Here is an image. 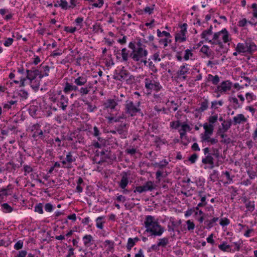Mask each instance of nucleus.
I'll list each match as a JSON object with an SVG mask.
<instances>
[{"label":"nucleus","instance_id":"4c0bfd02","mask_svg":"<svg viewBox=\"0 0 257 257\" xmlns=\"http://www.w3.org/2000/svg\"><path fill=\"white\" fill-rule=\"evenodd\" d=\"M158 245L163 247H165L169 243V238L168 237H163L159 239L158 242Z\"/></svg>","mask_w":257,"mask_h":257},{"label":"nucleus","instance_id":"ea45409f","mask_svg":"<svg viewBox=\"0 0 257 257\" xmlns=\"http://www.w3.org/2000/svg\"><path fill=\"white\" fill-rule=\"evenodd\" d=\"M230 247V245L226 244L225 242L218 245V248L223 251H229Z\"/></svg>","mask_w":257,"mask_h":257},{"label":"nucleus","instance_id":"5fc2aeb1","mask_svg":"<svg viewBox=\"0 0 257 257\" xmlns=\"http://www.w3.org/2000/svg\"><path fill=\"white\" fill-rule=\"evenodd\" d=\"M181 125L179 120L173 121L170 122V126L172 128L178 129L179 126Z\"/></svg>","mask_w":257,"mask_h":257},{"label":"nucleus","instance_id":"423d86ee","mask_svg":"<svg viewBox=\"0 0 257 257\" xmlns=\"http://www.w3.org/2000/svg\"><path fill=\"white\" fill-rule=\"evenodd\" d=\"M140 102L135 104L132 101L127 100L125 104V111L127 114L131 116L136 115L137 113L141 112V109L139 107Z\"/></svg>","mask_w":257,"mask_h":257},{"label":"nucleus","instance_id":"774afa93","mask_svg":"<svg viewBox=\"0 0 257 257\" xmlns=\"http://www.w3.org/2000/svg\"><path fill=\"white\" fill-rule=\"evenodd\" d=\"M251 8L253 9V17L257 19V4L253 3L252 4Z\"/></svg>","mask_w":257,"mask_h":257},{"label":"nucleus","instance_id":"a878e982","mask_svg":"<svg viewBox=\"0 0 257 257\" xmlns=\"http://www.w3.org/2000/svg\"><path fill=\"white\" fill-rule=\"evenodd\" d=\"M235 50L238 53H246V42L244 44L238 43L235 48Z\"/></svg>","mask_w":257,"mask_h":257},{"label":"nucleus","instance_id":"cd10ccee","mask_svg":"<svg viewBox=\"0 0 257 257\" xmlns=\"http://www.w3.org/2000/svg\"><path fill=\"white\" fill-rule=\"evenodd\" d=\"M208 100L207 99H204L203 101L200 103V107L197 110L200 112L206 110L208 107Z\"/></svg>","mask_w":257,"mask_h":257},{"label":"nucleus","instance_id":"49530a36","mask_svg":"<svg viewBox=\"0 0 257 257\" xmlns=\"http://www.w3.org/2000/svg\"><path fill=\"white\" fill-rule=\"evenodd\" d=\"M23 170L24 171V175L26 176L28 174L32 172L33 171V169L30 165H24Z\"/></svg>","mask_w":257,"mask_h":257},{"label":"nucleus","instance_id":"58836bf2","mask_svg":"<svg viewBox=\"0 0 257 257\" xmlns=\"http://www.w3.org/2000/svg\"><path fill=\"white\" fill-rule=\"evenodd\" d=\"M232 124V121L231 120L225 121L224 120L223 122L221 123V125L222 128H224V131H227L231 127Z\"/></svg>","mask_w":257,"mask_h":257},{"label":"nucleus","instance_id":"9d476101","mask_svg":"<svg viewBox=\"0 0 257 257\" xmlns=\"http://www.w3.org/2000/svg\"><path fill=\"white\" fill-rule=\"evenodd\" d=\"M232 86V83L230 81H222L220 85H218L216 89L214 90L215 93H225L230 90Z\"/></svg>","mask_w":257,"mask_h":257},{"label":"nucleus","instance_id":"e2e57ef3","mask_svg":"<svg viewBox=\"0 0 257 257\" xmlns=\"http://www.w3.org/2000/svg\"><path fill=\"white\" fill-rule=\"evenodd\" d=\"M230 101H232L235 105L233 106L234 109H237L241 107L240 105H239L238 101L236 97H232L229 99Z\"/></svg>","mask_w":257,"mask_h":257},{"label":"nucleus","instance_id":"473e14b6","mask_svg":"<svg viewBox=\"0 0 257 257\" xmlns=\"http://www.w3.org/2000/svg\"><path fill=\"white\" fill-rule=\"evenodd\" d=\"M105 217L104 216H99L96 219V225L98 228L103 229V224L105 223L104 221Z\"/></svg>","mask_w":257,"mask_h":257},{"label":"nucleus","instance_id":"864d4df0","mask_svg":"<svg viewBox=\"0 0 257 257\" xmlns=\"http://www.w3.org/2000/svg\"><path fill=\"white\" fill-rule=\"evenodd\" d=\"M43 205L42 203H39L37 204L35 207V211L40 214L43 213Z\"/></svg>","mask_w":257,"mask_h":257},{"label":"nucleus","instance_id":"f03ea898","mask_svg":"<svg viewBox=\"0 0 257 257\" xmlns=\"http://www.w3.org/2000/svg\"><path fill=\"white\" fill-rule=\"evenodd\" d=\"M220 159H222V156L219 150L218 149L212 148L210 154L202 159V163L205 165L209 164L208 168L212 169L215 166L218 167L222 164L223 161L220 160Z\"/></svg>","mask_w":257,"mask_h":257},{"label":"nucleus","instance_id":"393cba45","mask_svg":"<svg viewBox=\"0 0 257 257\" xmlns=\"http://www.w3.org/2000/svg\"><path fill=\"white\" fill-rule=\"evenodd\" d=\"M85 105L87 106V111L89 112H93L97 109V107L95 104H93L92 102L85 100H83Z\"/></svg>","mask_w":257,"mask_h":257},{"label":"nucleus","instance_id":"37998d69","mask_svg":"<svg viewBox=\"0 0 257 257\" xmlns=\"http://www.w3.org/2000/svg\"><path fill=\"white\" fill-rule=\"evenodd\" d=\"M68 253L66 257H75L74 248L71 245L67 246Z\"/></svg>","mask_w":257,"mask_h":257},{"label":"nucleus","instance_id":"3c124183","mask_svg":"<svg viewBox=\"0 0 257 257\" xmlns=\"http://www.w3.org/2000/svg\"><path fill=\"white\" fill-rule=\"evenodd\" d=\"M220 136L222 139H223V140L221 141L222 143L228 144L231 142V139L229 138H227V136L225 134H222Z\"/></svg>","mask_w":257,"mask_h":257},{"label":"nucleus","instance_id":"f8f14e48","mask_svg":"<svg viewBox=\"0 0 257 257\" xmlns=\"http://www.w3.org/2000/svg\"><path fill=\"white\" fill-rule=\"evenodd\" d=\"M146 81L145 86L148 91L154 90L158 91L162 88V86L160 84L158 81Z\"/></svg>","mask_w":257,"mask_h":257},{"label":"nucleus","instance_id":"c756f323","mask_svg":"<svg viewBox=\"0 0 257 257\" xmlns=\"http://www.w3.org/2000/svg\"><path fill=\"white\" fill-rule=\"evenodd\" d=\"M200 52L204 54L207 57L211 56L213 53L209 47L207 45H203L200 49Z\"/></svg>","mask_w":257,"mask_h":257},{"label":"nucleus","instance_id":"a19ab883","mask_svg":"<svg viewBox=\"0 0 257 257\" xmlns=\"http://www.w3.org/2000/svg\"><path fill=\"white\" fill-rule=\"evenodd\" d=\"M212 135L203 133L200 135L201 141L202 143H206Z\"/></svg>","mask_w":257,"mask_h":257},{"label":"nucleus","instance_id":"69168bd1","mask_svg":"<svg viewBox=\"0 0 257 257\" xmlns=\"http://www.w3.org/2000/svg\"><path fill=\"white\" fill-rule=\"evenodd\" d=\"M193 56V53L191 52V51L189 49H186L185 51V55L184 56V59L185 60H188L189 59L190 57H192Z\"/></svg>","mask_w":257,"mask_h":257},{"label":"nucleus","instance_id":"bb28decb","mask_svg":"<svg viewBox=\"0 0 257 257\" xmlns=\"http://www.w3.org/2000/svg\"><path fill=\"white\" fill-rule=\"evenodd\" d=\"M121 62H126L128 60V58L130 57V54L128 53V51L127 50L126 48H123L121 50Z\"/></svg>","mask_w":257,"mask_h":257},{"label":"nucleus","instance_id":"f257e3e1","mask_svg":"<svg viewBox=\"0 0 257 257\" xmlns=\"http://www.w3.org/2000/svg\"><path fill=\"white\" fill-rule=\"evenodd\" d=\"M144 225L146 228L145 232L150 233L151 236H160L165 231L164 228L151 215L146 216Z\"/></svg>","mask_w":257,"mask_h":257},{"label":"nucleus","instance_id":"7ed1b4c3","mask_svg":"<svg viewBox=\"0 0 257 257\" xmlns=\"http://www.w3.org/2000/svg\"><path fill=\"white\" fill-rule=\"evenodd\" d=\"M49 71V66L42 64L37 67H32L30 70L27 69V78L29 80H33L36 78L42 79L44 76H48Z\"/></svg>","mask_w":257,"mask_h":257},{"label":"nucleus","instance_id":"f3484780","mask_svg":"<svg viewBox=\"0 0 257 257\" xmlns=\"http://www.w3.org/2000/svg\"><path fill=\"white\" fill-rule=\"evenodd\" d=\"M246 53L252 54L257 50V46L255 43L251 41H246Z\"/></svg>","mask_w":257,"mask_h":257},{"label":"nucleus","instance_id":"de8ad7c7","mask_svg":"<svg viewBox=\"0 0 257 257\" xmlns=\"http://www.w3.org/2000/svg\"><path fill=\"white\" fill-rule=\"evenodd\" d=\"M245 207L248 211L252 212L254 210V202L253 201H249L246 203Z\"/></svg>","mask_w":257,"mask_h":257},{"label":"nucleus","instance_id":"09e8293b","mask_svg":"<svg viewBox=\"0 0 257 257\" xmlns=\"http://www.w3.org/2000/svg\"><path fill=\"white\" fill-rule=\"evenodd\" d=\"M242 241L240 242H234L232 243L235 245V247L233 249H230L229 252H234L235 251H239L240 249V245L242 244Z\"/></svg>","mask_w":257,"mask_h":257},{"label":"nucleus","instance_id":"c85d7f7f","mask_svg":"<svg viewBox=\"0 0 257 257\" xmlns=\"http://www.w3.org/2000/svg\"><path fill=\"white\" fill-rule=\"evenodd\" d=\"M169 164V162L166 159H163V160L160 161L159 162L155 163L153 165L155 167H158L160 169H163L165 167H166L168 164Z\"/></svg>","mask_w":257,"mask_h":257},{"label":"nucleus","instance_id":"20e7f679","mask_svg":"<svg viewBox=\"0 0 257 257\" xmlns=\"http://www.w3.org/2000/svg\"><path fill=\"white\" fill-rule=\"evenodd\" d=\"M128 47L132 50L130 53V57L134 61L139 62L142 58H145L148 55V52L147 50L144 48H136L135 41L130 42Z\"/></svg>","mask_w":257,"mask_h":257},{"label":"nucleus","instance_id":"0e129e2a","mask_svg":"<svg viewBox=\"0 0 257 257\" xmlns=\"http://www.w3.org/2000/svg\"><path fill=\"white\" fill-rule=\"evenodd\" d=\"M104 243L105 244V245H108V249L109 251H111L112 249L114 248V242L110 240H106L104 241Z\"/></svg>","mask_w":257,"mask_h":257},{"label":"nucleus","instance_id":"5701e85b","mask_svg":"<svg viewBox=\"0 0 257 257\" xmlns=\"http://www.w3.org/2000/svg\"><path fill=\"white\" fill-rule=\"evenodd\" d=\"M119 76L123 80H131L134 77L130 75V73L125 70H122L119 72Z\"/></svg>","mask_w":257,"mask_h":257},{"label":"nucleus","instance_id":"4d7b16f0","mask_svg":"<svg viewBox=\"0 0 257 257\" xmlns=\"http://www.w3.org/2000/svg\"><path fill=\"white\" fill-rule=\"evenodd\" d=\"M155 7V5H152L151 7H146L145 8H144V11L145 13H147L149 14V15H151L153 13Z\"/></svg>","mask_w":257,"mask_h":257},{"label":"nucleus","instance_id":"6e6552de","mask_svg":"<svg viewBox=\"0 0 257 257\" xmlns=\"http://www.w3.org/2000/svg\"><path fill=\"white\" fill-rule=\"evenodd\" d=\"M73 152H68L66 156L65 160L62 161V163L63 165V167L70 169L72 168V163L76 161L77 157L73 155Z\"/></svg>","mask_w":257,"mask_h":257},{"label":"nucleus","instance_id":"13d9d810","mask_svg":"<svg viewBox=\"0 0 257 257\" xmlns=\"http://www.w3.org/2000/svg\"><path fill=\"white\" fill-rule=\"evenodd\" d=\"M245 97L246 100H247L248 103H249L252 100H254L256 97L252 93L247 92L245 94Z\"/></svg>","mask_w":257,"mask_h":257},{"label":"nucleus","instance_id":"1a4fd4ad","mask_svg":"<svg viewBox=\"0 0 257 257\" xmlns=\"http://www.w3.org/2000/svg\"><path fill=\"white\" fill-rule=\"evenodd\" d=\"M77 85L79 86H84L81 87L78 90L80 93L82 94H88L91 90L94 91V90L93 88L92 84L89 83L88 84L85 85L86 81H75Z\"/></svg>","mask_w":257,"mask_h":257},{"label":"nucleus","instance_id":"aec40b11","mask_svg":"<svg viewBox=\"0 0 257 257\" xmlns=\"http://www.w3.org/2000/svg\"><path fill=\"white\" fill-rule=\"evenodd\" d=\"M181 128L179 130L180 134V137L181 139H182L184 136L186 135V132L190 131L191 130L190 126L185 123L181 124Z\"/></svg>","mask_w":257,"mask_h":257},{"label":"nucleus","instance_id":"79ce46f5","mask_svg":"<svg viewBox=\"0 0 257 257\" xmlns=\"http://www.w3.org/2000/svg\"><path fill=\"white\" fill-rule=\"evenodd\" d=\"M218 119V116L217 114H215L214 115H211L210 116L208 117V124H211L212 125H214V123L216 122V121Z\"/></svg>","mask_w":257,"mask_h":257},{"label":"nucleus","instance_id":"2eb2a0df","mask_svg":"<svg viewBox=\"0 0 257 257\" xmlns=\"http://www.w3.org/2000/svg\"><path fill=\"white\" fill-rule=\"evenodd\" d=\"M68 98L62 95L57 101V105L61 107L63 110H65L68 106Z\"/></svg>","mask_w":257,"mask_h":257},{"label":"nucleus","instance_id":"6ab92c4d","mask_svg":"<svg viewBox=\"0 0 257 257\" xmlns=\"http://www.w3.org/2000/svg\"><path fill=\"white\" fill-rule=\"evenodd\" d=\"M116 158L115 154L110 150H106L104 157L102 158L103 161H113Z\"/></svg>","mask_w":257,"mask_h":257},{"label":"nucleus","instance_id":"bf43d9fd","mask_svg":"<svg viewBox=\"0 0 257 257\" xmlns=\"http://www.w3.org/2000/svg\"><path fill=\"white\" fill-rule=\"evenodd\" d=\"M19 95L23 99H27L28 96V93L27 91L24 89H21L19 91Z\"/></svg>","mask_w":257,"mask_h":257},{"label":"nucleus","instance_id":"f704fd0d","mask_svg":"<svg viewBox=\"0 0 257 257\" xmlns=\"http://www.w3.org/2000/svg\"><path fill=\"white\" fill-rule=\"evenodd\" d=\"M218 217H213L210 220H206L205 221L204 223L206 225V228L210 229L214 226V223L218 221Z\"/></svg>","mask_w":257,"mask_h":257},{"label":"nucleus","instance_id":"a18cd8bd","mask_svg":"<svg viewBox=\"0 0 257 257\" xmlns=\"http://www.w3.org/2000/svg\"><path fill=\"white\" fill-rule=\"evenodd\" d=\"M186 223L187 225V230L190 231H193L195 228V224L194 222L191 221L190 220H188L186 221Z\"/></svg>","mask_w":257,"mask_h":257},{"label":"nucleus","instance_id":"4468645a","mask_svg":"<svg viewBox=\"0 0 257 257\" xmlns=\"http://www.w3.org/2000/svg\"><path fill=\"white\" fill-rule=\"evenodd\" d=\"M13 186L12 184L8 185L6 188H3L0 190V199L3 198L4 196L11 195L12 193Z\"/></svg>","mask_w":257,"mask_h":257},{"label":"nucleus","instance_id":"8fccbe9b","mask_svg":"<svg viewBox=\"0 0 257 257\" xmlns=\"http://www.w3.org/2000/svg\"><path fill=\"white\" fill-rule=\"evenodd\" d=\"M60 2L61 3L59 4V6L63 10H67L68 8L71 7V6H68V3L65 0H60Z\"/></svg>","mask_w":257,"mask_h":257},{"label":"nucleus","instance_id":"b1692460","mask_svg":"<svg viewBox=\"0 0 257 257\" xmlns=\"http://www.w3.org/2000/svg\"><path fill=\"white\" fill-rule=\"evenodd\" d=\"M104 106L106 108L114 109L117 105V102L112 99H108L104 103Z\"/></svg>","mask_w":257,"mask_h":257},{"label":"nucleus","instance_id":"72a5a7b5","mask_svg":"<svg viewBox=\"0 0 257 257\" xmlns=\"http://www.w3.org/2000/svg\"><path fill=\"white\" fill-rule=\"evenodd\" d=\"M203 128L204 129V132L207 134H213L214 130V125L211 124H208V123L205 122L203 125Z\"/></svg>","mask_w":257,"mask_h":257},{"label":"nucleus","instance_id":"c9c22d12","mask_svg":"<svg viewBox=\"0 0 257 257\" xmlns=\"http://www.w3.org/2000/svg\"><path fill=\"white\" fill-rule=\"evenodd\" d=\"M2 210L4 213H10L13 211V208L7 203H4L1 205Z\"/></svg>","mask_w":257,"mask_h":257},{"label":"nucleus","instance_id":"6e6d98bb","mask_svg":"<svg viewBox=\"0 0 257 257\" xmlns=\"http://www.w3.org/2000/svg\"><path fill=\"white\" fill-rule=\"evenodd\" d=\"M157 36L159 37H162L163 36H166V37H171V35L169 32L166 31H163L162 32L159 29H158L157 31Z\"/></svg>","mask_w":257,"mask_h":257},{"label":"nucleus","instance_id":"7c9ffc66","mask_svg":"<svg viewBox=\"0 0 257 257\" xmlns=\"http://www.w3.org/2000/svg\"><path fill=\"white\" fill-rule=\"evenodd\" d=\"M78 87L76 86L73 85L67 82L66 83L64 89V91L66 93H69L72 90H76Z\"/></svg>","mask_w":257,"mask_h":257},{"label":"nucleus","instance_id":"412c9836","mask_svg":"<svg viewBox=\"0 0 257 257\" xmlns=\"http://www.w3.org/2000/svg\"><path fill=\"white\" fill-rule=\"evenodd\" d=\"M84 245L86 247H89L92 244V241H93V237L90 234L85 235L82 238Z\"/></svg>","mask_w":257,"mask_h":257},{"label":"nucleus","instance_id":"9b49d317","mask_svg":"<svg viewBox=\"0 0 257 257\" xmlns=\"http://www.w3.org/2000/svg\"><path fill=\"white\" fill-rule=\"evenodd\" d=\"M222 34L223 35L222 36V40L224 43H227L229 41V34L227 31V30L224 28L222 29L221 31L216 32L214 33L213 36V40H215L216 41H220L219 40V38L220 36V35Z\"/></svg>","mask_w":257,"mask_h":257},{"label":"nucleus","instance_id":"052dcab7","mask_svg":"<svg viewBox=\"0 0 257 257\" xmlns=\"http://www.w3.org/2000/svg\"><path fill=\"white\" fill-rule=\"evenodd\" d=\"M223 104V101L222 100L214 101L211 102V108L216 109L217 108V105H219L221 106Z\"/></svg>","mask_w":257,"mask_h":257},{"label":"nucleus","instance_id":"e433bc0d","mask_svg":"<svg viewBox=\"0 0 257 257\" xmlns=\"http://www.w3.org/2000/svg\"><path fill=\"white\" fill-rule=\"evenodd\" d=\"M29 82L31 87L35 91L40 89L41 85V84H40V81H29Z\"/></svg>","mask_w":257,"mask_h":257},{"label":"nucleus","instance_id":"39448f33","mask_svg":"<svg viewBox=\"0 0 257 257\" xmlns=\"http://www.w3.org/2000/svg\"><path fill=\"white\" fill-rule=\"evenodd\" d=\"M41 124L38 123H35L29 125L27 129V131L33 133L32 137L36 140L40 139L43 141H47V134H49V132H47L46 130L43 131L41 129Z\"/></svg>","mask_w":257,"mask_h":257},{"label":"nucleus","instance_id":"dca6fc26","mask_svg":"<svg viewBox=\"0 0 257 257\" xmlns=\"http://www.w3.org/2000/svg\"><path fill=\"white\" fill-rule=\"evenodd\" d=\"M127 123H120L118 127L116 128V132L120 135L123 136L124 138H126L127 135Z\"/></svg>","mask_w":257,"mask_h":257},{"label":"nucleus","instance_id":"c03bdc74","mask_svg":"<svg viewBox=\"0 0 257 257\" xmlns=\"http://www.w3.org/2000/svg\"><path fill=\"white\" fill-rule=\"evenodd\" d=\"M136 244L134 241L133 240L132 238H129L127 240L126 244V249L127 251H130L132 248Z\"/></svg>","mask_w":257,"mask_h":257},{"label":"nucleus","instance_id":"4be33fe9","mask_svg":"<svg viewBox=\"0 0 257 257\" xmlns=\"http://www.w3.org/2000/svg\"><path fill=\"white\" fill-rule=\"evenodd\" d=\"M188 64H185L180 67V70L178 71L177 74L179 76L181 77L183 79H186L185 75L188 71V69L187 68Z\"/></svg>","mask_w":257,"mask_h":257},{"label":"nucleus","instance_id":"2f4dec72","mask_svg":"<svg viewBox=\"0 0 257 257\" xmlns=\"http://www.w3.org/2000/svg\"><path fill=\"white\" fill-rule=\"evenodd\" d=\"M145 192L148 191H152L154 189V183L152 181H147L142 186Z\"/></svg>","mask_w":257,"mask_h":257},{"label":"nucleus","instance_id":"680f3d73","mask_svg":"<svg viewBox=\"0 0 257 257\" xmlns=\"http://www.w3.org/2000/svg\"><path fill=\"white\" fill-rule=\"evenodd\" d=\"M230 223V220L227 218H221L219 224L222 226L228 225Z\"/></svg>","mask_w":257,"mask_h":257},{"label":"nucleus","instance_id":"603ef678","mask_svg":"<svg viewBox=\"0 0 257 257\" xmlns=\"http://www.w3.org/2000/svg\"><path fill=\"white\" fill-rule=\"evenodd\" d=\"M212 34V32H210L207 30H204L202 32L201 34V37L202 39H204L206 41H208V39L207 37L208 35H211Z\"/></svg>","mask_w":257,"mask_h":257},{"label":"nucleus","instance_id":"a211bd4d","mask_svg":"<svg viewBox=\"0 0 257 257\" xmlns=\"http://www.w3.org/2000/svg\"><path fill=\"white\" fill-rule=\"evenodd\" d=\"M246 121L247 119L243 114H238L233 118L232 123L234 125H235L237 124L245 122Z\"/></svg>","mask_w":257,"mask_h":257},{"label":"nucleus","instance_id":"ddd939ff","mask_svg":"<svg viewBox=\"0 0 257 257\" xmlns=\"http://www.w3.org/2000/svg\"><path fill=\"white\" fill-rule=\"evenodd\" d=\"M128 184V174L126 172H123L121 174V179L119 182V186L121 189H125Z\"/></svg>","mask_w":257,"mask_h":257},{"label":"nucleus","instance_id":"0eeeda50","mask_svg":"<svg viewBox=\"0 0 257 257\" xmlns=\"http://www.w3.org/2000/svg\"><path fill=\"white\" fill-rule=\"evenodd\" d=\"M180 31L176 34L175 40L176 42H183L186 40V33L187 32V24L183 23L179 26Z\"/></svg>","mask_w":257,"mask_h":257},{"label":"nucleus","instance_id":"338daca9","mask_svg":"<svg viewBox=\"0 0 257 257\" xmlns=\"http://www.w3.org/2000/svg\"><path fill=\"white\" fill-rule=\"evenodd\" d=\"M44 208L47 212H52L54 209L53 205L50 203H47L45 205Z\"/></svg>","mask_w":257,"mask_h":257}]
</instances>
